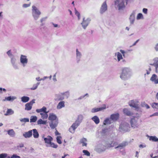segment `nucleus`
<instances>
[{"label":"nucleus","instance_id":"nucleus-64","mask_svg":"<svg viewBox=\"0 0 158 158\" xmlns=\"http://www.w3.org/2000/svg\"><path fill=\"white\" fill-rule=\"evenodd\" d=\"M155 49L156 51H158V44H157L155 46Z\"/></svg>","mask_w":158,"mask_h":158},{"label":"nucleus","instance_id":"nucleus-47","mask_svg":"<svg viewBox=\"0 0 158 158\" xmlns=\"http://www.w3.org/2000/svg\"><path fill=\"white\" fill-rule=\"evenodd\" d=\"M61 137L60 136H57L56 137L57 142L58 143L60 144L62 143V142L61 140Z\"/></svg>","mask_w":158,"mask_h":158},{"label":"nucleus","instance_id":"nucleus-62","mask_svg":"<svg viewBox=\"0 0 158 158\" xmlns=\"http://www.w3.org/2000/svg\"><path fill=\"white\" fill-rule=\"evenodd\" d=\"M56 73L53 76V80L55 82L57 81V80L56 78Z\"/></svg>","mask_w":158,"mask_h":158},{"label":"nucleus","instance_id":"nucleus-20","mask_svg":"<svg viewBox=\"0 0 158 158\" xmlns=\"http://www.w3.org/2000/svg\"><path fill=\"white\" fill-rule=\"evenodd\" d=\"M32 135V130H31L25 132L23 134V136L25 138H30L31 137Z\"/></svg>","mask_w":158,"mask_h":158},{"label":"nucleus","instance_id":"nucleus-42","mask_svg":"<svg viewBox=\"0 0 158 158\" xmlns=\"http://www.w3.org/2000/svg\"><path fill=\"white\" fill-rule=\"evenodd\" d=\"M46 121H44L41 119H39L37 121L38 124H44L45 125L46 124Z\"/></svg>","mask_w":158,"mask_h":158},{"label":"nucleus","instance_id":"nucleus-27","mask_svg":"<svg viewBox=\"0 0 158 158\" xmlns=\"http://www.w3.org/2000/svg\"><path fill=\"white\" fill-rule=\"evenodd\" d=\"M65 106V102L64 101H60L58 104L56 108L57 109H60Z\"/></svg>","mask_w":158,"mask_h":158},{"label":"nucleus","instance_id":"nucleus-25","mask_svg":"<svg viewBox=\"0 0 158 158\" xmlns=\"http://www.w3.org/2000/svg\"><path fill=\"white\" fill-rule=\"evenodd\" d=\"M106 108V107L105 106V107H102L100 108H93L91 110V112L93 113H95L98 111H102L105 109Z\"/></svg>","mask_w":158,"mask_h":158},{"label":"nucleus","instance_id":"nucleus-60","mask_svg":"<svg viewBox=\"0 0 158 158\" xmlns=\"http://www.w3.org/2000/svg\"><path fill=\"white\" fill-rule=\"evenodd\" d=\"M41 110L42 111V112H44V113L46 112V108L45 106H43L41 109Z\"/></svg>","mask_w":158,"mask_h":158},{"label":"nucleus","instance_id":"nucleus-30","mask_svg":"<svg viewBox=\"0 0 158 158\" xmlns=\"http://www.w3.org/2000/svg\"><path fill=\"white\" fill-rule=\"evenodd\" d=\"M149 140L152 142H158V138L156 136H149Z\"/></svg>","mask_w":158,"mask_h":158},{"label":"nucleus","instance_id":"nucleus-13","mask_svg":"<svg viewBox=\"0 0 158 158\" xmlns=\"http://www.w3.org/2000/svg\"><path fill=\"white\" fill-rule=\"evenodd\" d=\"M42 138L44 139V140L46 143V146L47 147L48 146V144H49L53 140L52 138L50 136H48L47 138H44V136H42Z\"/></svg>","mask_w":158,"mask_h":158},{"label":"nucleus","instance_id":"nucleus-3","mask_svg":"<svg viewBox=\"0 0 158 158\" xmlns=\"http://www.w3.org/2000/svg\"><path fill=\"white\" fill-rule=\"evenodd\" d=\"M140 117V115L138 114H136L135 115L130 118V122L132 128L135 129L139 127V125L138 122Z\"/></svg>","mask_w":158,"mask_h":158},{"label":"nucleus","instance_id":"nucleus-5","mask_svg":"<svg viewBox=\"0 0 158 158\" xmlns=\"http://www.w3.org/2000/svg\"><path fill=\"white\" fill-rule=\"evenodd\" d=\"M119 129L120 131L125 132L129 131L130 127L128 123L125 122L121 124L119 126Z\"/></svg>","mask_w":158,"mask_h":158},{"label":"nucleus","instance_id":"nucleus-26","mask_svg":"<svg viewBox=\"0 0 158 158\" xmlns=\"http://www.w3.org/2000/svg\"><path fill=\"white\" fill-rule=\"evenodd\" d=\"M16 99V97L15 96H10L9 97H6L4 99L2 100L3 101H9L12 102L15 99Z\"/></svg>","mask_w":158,"mask_h":158},{"label":"nucleus","instance_id":"nucleus-41","mask_svg":"<svg viewBox=\"0 0 158 158\" xmlns=\"http://www.w3.org/2000/svg\"><path fill=\"white\" fill-rule=\"evenodd\" d=\"M152 106L154 109L158 110V103L153 102L151 104Z\"/></svg>","mask_w":158,"mask_h":158},{"label":"nucleus","instance_id":"nucleus-48","mask_svg":"<svg viewBox=\"0 0 158 158\" xmlns=\"http://www.w3.org/2000/svg\"><path fill=\"white\" fill-rule=\"evenodd\" d=\"M75 14L78 17V20L80 19V14L79 12L75 9Z\"/></svg>","mask_w":158,"mask_h":158},{"label":"nucleus","instance_id":"nucleus-40","mask_svg":"<svg viewBox=\"0 0 158 158\" xmlns=\"http://www.w3.org/2000/svg\"><path fill=\"white\" fill-rule=\"evenodd\" d=\"M48 145V146L47 147H51L54 148H56L58 147V145L57 144H55L53 143L52 142L49 144Z\"/></svg>","mask_w":158,"mask_h":158},{"label":"nucleus","instance_id":"nucleus-52","mask_svg":"<svg viewBox=\"0 0 158 158\" xmlns=\"http://www.w3.org/2000/svg\"><path fill=\"white\" fill-rule=\"evenodd\" d=\"M154 61V64H157L158 65V58H156L153 60Z\"/></svg>","mask_w":158,"mask_h":158},{"label":"nucleus","instance_id":"nucleus-59","mask_svg":"<svg viewBox=\"0 0 158 158\" xmlns=\"http://www.w3.org/2000/svg\"><path fill=\"white\" fill-rule=\"evenodd\" d=\"M29 4H24L23 5V7L24 8H27L30 6Z\"/></svg>","mask_w":158,"mask_h":158},{"label":"nucleus","instance_id":"nucleus-39","mask_svg":"<svg viewBox=\"0 0 158 158\" xmlns=\"http://www.w3.org/2000/svg\"><path fill=\"white\" fill-rule=\"evenodd\" d=\"M144 19V17L143 15L141 13H138L136 17L137 20H139L140 19Z\"/></svg>","mask_w":158,"mask_h":158},{"label":"nucleus","instance_id":"nucleus-31","mask_svg":"<svg viewBox=\"0 0 158 158\" xmlns=\"http://www.w3.org/2000/svg\"><path fill=\"white\" fill-rule=\"evenodd\" d=\"M8 134L11 137H14L15 135V132L13 129H10L7 131Z\"/></svg>","mask_w":158,"mask_h":158},{"label":"nucleus","instance_id":"nucleus-58","mask_svg":"<svg viewBox=\"0 0 158 158\" xmlns=\"http://www.w3.org/2000/svg\"><path fill=\"white\" fill-rule=\"evenodd\" d=\"M11 158H20V156H17L16 154H13L11 157Z\"/></svg>","mask_w":158,"mask_h":158},{"label":"nucleus","instance_id":"nucleus-34","mask_svg":"<svg viewBox=\"0 0 158 158\" xmlns=\"http://www.w3.org/2000/svg\"><path fill=\"white\" fill-rule=\"evenodd\" d=\"M14 113V111L10 109H8L6 113L4 114L5 115L7 116L11 115Z\"/></svg>","mask_w":158,"mask_h":158},{"label":"nucleus","instance_id":"nucleus-45","mask_svg":"<svg viewBox=\"0 0 158 158\" xmlns=\"http://www.w3.org/2000/svg\"><path fill=\"white\" fill-rule=\"evenodd\" d=\"M117 59L118 61L123 59V57L122 54L119 52H118L117 53Z\"/></svg>","mask_w":158,"mask_h":158},{"label":"nucleus","instance_id":"nucleus-17","mask_svg":"<svg viewBox=\"0 0 158 158\" xmlns=\"http://www.w3.org/2000/svg\"><path fill=\"white\" fill-rule=\"evenodd\" d=\"M119 117V114L118 113L113 114L111 115L110 118L112 122H115L118 119Z\"/></svg>","mask_w":158,"mask_h":158},{"label":"nucleus","instance_id":"nucleus-8","mask_svg":"<svg viewBox=\"0 0 158 158\" xmlns=\"http://www.w3.org/2000/svg\"><path fill=\"white\" fill-rule=\"evenodd\" d=\"M20 62L23 67H25L28 62V59L25 56L21 55L20 57Z\"/></svg>","mask_w":158,"mask_h":158},{"label":"nucleus","instance_id":"nucleus-49","mask_svg":"<svg viewBox=\"0 0 158 158\" xmlns=\"http://www.w3.org/2000/svg\"><path fill=\"white\" fill-rule=\"evenodd\" d=\"M6 53L10 58L14 56L12 54L11 50H10L8 51Z\"/></svg>","mask_w":158,"mask_h":158},{"label":"nucleus","instance_id":"nucleus-55","mask_svg":"<svg viewBox=\"0 0 158 158\" xmlns=\"http://www.w3.org/2000/svg\"><path fill=\"white\" fill-rule=\"evenodd\" d=\"M47 18V17H45L41 18L40 20V23H43L44 22L46 21Z\"/></svg>","mask_w":158,"mask_h":158},{"label":"nucleus","instance_id":"nucleus-16","mask_svg":"<svg viewBox=\"0 0 158 158\" xmlns=\"http://www.w3.org/2000/svg\"><path fill=\"white\" fill-rule=\"evenodd\" d=\"M82 56L81 53L77 49L76 50V59L77 63H79Z\"/></svg>","mask_w":158,"mask_h":158},{"label":"nucleus","instance_id":"nucleus-38","mask_svg":"<svg viewBox=\"0 0 158 158\" xmlns=\"http://www.w3.org/2000/svg\"><path fill=\"white\" fill-rule=\"evenodd\" d=\"M37 118L36 116H31L30 119V122L31 123H35L37 121Z\"/></svg>","mask_w":158,"mask_h":158},{"label":"nucleus","instance_id":"nucleus-2","mask_svg":"<svg viewBox=\"0 0 158 158\" xmlns=\"http://www.w3.org/2000/svg\"><path fill=\"white\" fill-rule=\"evenodd\" d=\"M132 72L131 69L125 67L123 69L120 78L123 80L129 79L131 76Z\"/></svg>","mask_w":158,"mask_h":158},{"label":"nucleus","instance_id":"nucleus-51","mask_svg":"<svg viewBox=\"0 0 158 158\" xmlns=\"http://www.w3.org/2000/svg\"><path fill=\"white\" fill-rule=\"evenodd\" d=\"M83 152L85 154V155H86L88 156H89L90 155V153L86 150H83Z\"/></svg>","mask_w":158,"mask_h":158},{"label":"nucleus","instance_id":"nucleus-21","mask_svg":"<svg viewBox=\"0 0 158 158\" xmlns=\"http://www.w3.org/2000/svg\"><path fill=\"white\" fill-rule=\"evenodd\" d=\"M128 143L127 142H123L118 145L117 147H115V149L119 148L120 149H122L123 147L128 145Z\"/></svg>","mask_w":158,"mask_h":158},{"label":"nucleus","instance_id":"nucleus-28","mask_svg":"<svg viewBox=\"0 0 158 158\" xmlns=\"http://www.w3.org/2000/svg\"><path fill=\"white\" fill-rule=\"evenodd\" d=\"M112 120L110 118H106L103 121V124L105 125L110 124L113 123Z\"/></svg>","mask_w":158,"mask_h":158},{"label":"nucleus","instance_id":"nucleus-43","mask_svg":"<svg viewBox=\"0 0 158 158\" xmlns=\"http://www.w3.org/2000/svg\"><path fill=\"white\" fill-rule=\"evenodd\" d=\"M40 84V82H37L36 84L33 85V87L30 89L31 90H34L36 89L38 87V86Z\"/></svg>","mask_w":158,"mask_h":158},{"label":"nucleus","instance_id":"nucleus-12","mask_svg":"<svg viewBox=\"0 0 158 158\" xmlns=\"http://www.w3.org/2000/svg\"><path fill=\"white\" fill-rule=\"evenodd\" d=\"M107 10V6L106 1H105L102 5L100 10V13L101 14H103Z\"/></svg>","mask_w":158,"mask_h":158},{"label":"nucleus","instance_id":"nucleus-61","mask_svg":"<svg viewBox=\"0 0 158 158\" xmlns=\"http://www.w3.org/2000/svg\"><path fill=\"white\" fill-rule=\"evenodd\" d=\"M35 100L34 99H33L30 102H28V103L32 106L33 104H34L35 103Z\"/></svg>","mask_w":158,"mask_h":158},{"label":"nucleus","instance_id":"nucleus-54","mask_svg":"<svg viewBox=\"0 0 158 158\" xmlns=\"http://www.w3.org/2000/svg\"><path fill=\"white\" fill-rule=\"evenodd\" d=\"M2 91H3L4 92H6V90L5 88H2L0 87V94H2Z\"/></svg>","mask_w":158,"mask_h":158},{"label":"nucleus","instance_id":"nucleus-23","mask_svg":"<svg viewBox=\"0 0 158 158\" xmlns=\"http://www.w3.org/2000/svg\"><path fill=\"white\" fill-rule=\"evenodd\" d=\"M123 111L125 114L128 116H132L133 114L132 112L127 108L124 109Z\"/></svg>","mask_w":158,"mask_h":158},{"label":"nucleus","instance_id":"nucleus-24","mask_svg":"<svg viewBox=\"0 0 158 158\" xmlns=\"http://www.w3.org/2000/svg\"><path fill=\"white\" fill-rule=\"evenodd\" d=\"M118 145V143L117 142L112 141L111 143L107 144L106 146V148H109L111 147L115 146Z\"/></svg>","mask_w":158,"mask_h":158},{"label":"nucleus","instance_id":"nucleus-29","mask_svg":"<svg viewBox=\"0 0 158 158\" xmlns=\"http://www.w3.org/2000/svg\"><path fill=\"white\" fill-rule=\"evenodd\" d=\"M91 119L93 120L96 124H98L100 122L99 119L97 116H94L92 117Z\"/></svg>","mask_w":158,"mask_h":158},{"label":"nucleus","instance_id":"nucleus-9","mask_svg":"<svg viewBox=\"0 0 158 158\" xmlns=\"http://www.w3.org/2000/svg\"><path fill=\"white\" fill-rule=\"evenodd\" d=\"M136 11V10H133L130 15L129 20L131 24H133L134 23L135 20V15Z\"/></svg>","mask_w":158,"mask_h":158},{"label":"nucleus","instance_id":"nucleus-14","mask_svg":"<svg viewBox=\"0 0 158 158\" xmlns=\"http://www.w3.org/2000/svg\"><path fill=\"white\" fill-rule=\"evenodd\" d=\"M11 62L14 68L15 69H19L17 64L16 63V59L14 56L10 58Z\"/></svg>","mask_w":158,"mask_h":158},{"label":"nucleus","instance_id":"nucleus-57","mask_svg":"<svg viewBox=\"0 0 158 158\" xmlns=\"http://www.w3.org/2000/svg\"><path fill=\"white\" fill-rule=\"evenodd\" d=\"M108 131V129H103L102 131V133L103 135L106 134V133Z\"/></svg>","mask_w":158,"mask_h":158},{"label":"nucleus","instance_id":"nucleus-53","mask_svg":"<svg viewBox=\"0 0 158 158\" xmlns=\"http://www.w3.org/2000/svg\"><path fill=\"white\" fill-rule=\"evenodd\" d=\"M47 113V112L44 113V114H43V116L42 117L43 119H46L48 118V115Z\"/></svg>","mask_w":158,"mask_h":158},{"label":"nucleus","instance_id":"nucleus-6","mask_svg":"<svg viewBox=\"0 0 158 158\" xmlns=\"http://www.w3.org/2000/svg\"><path fill=\"white\" fill-rule=\"evenodd\" d=\"M106 149V146H103L101 144H99L95 147L94 150L98 153H100L105 151Z\"/></svg>","mask_w":158,"mask_h":158},{"label":"nucleus","instance_id":"nucleus-19","mask_svg":"<svg viewBox=\"0 0 158 158\" xmlns=\"http://www.w3.org/2000/svg\"><path fill=\"white\" fill-rule=\"evenodd\" d=\"M64 98L62 93L56 94L55 95V100L56 101H61L64 99Z\"/></svg>","mask_w":158,"mask_h":158},{"label":"nucleus","instance_id":"nucleus-11","mask_svg":"<svg viewBox=\"0 0 158 158\" xmlns=\"http://www.w3.org/2000/svg\"><path fill=\"white\" fill-rule=\"evenodd\" d=\"M80 124L75 121L69 129V131L72 133H74L75 129L80 125Z\"/></svg>","mask_w":158,"mask_h":158},{"label":"nucleus","instance_id":"nucleus-10","mask_svg":"<svg viewBox=\"0 0 158 158\" xmlns=\"http://www.w3.org/2000/svg\"><path fill=\"white\" fill-rule=\"evenodd\" d=\"M138 101L136 100H133L129 102V104L130 106L135 108L136 109L139 108Z\"/></svg>","mask_w":158,"mask_h":158},{"label":"nucleus","instance_id":"nucleus-44","mask_svg":"<svg viewBox=\"0 0 158 158\" xmlns=\"http://www.w3.org/2000/svg\"><path fill=\"white\" fill-rule=\"evenodd\" d=\"M62 94H63V96H64V98L65 97L67 98H68L69 96V91H67L63 93H62Z\"/></svg>","mask_w":158,"mask_h":158},{"label":"nucleus","instance_id":"nucleus-18","mask_svg":"<svg viewBox=\"0 0 158 158\" xmlns=\"http://www.w3.org/2000/svg\"><path fill=\"white\" fill-rule=\"evenodd\" d=\"M150 81L155 84H158V77L156 74H153L150 79Z\"/></svg>","mask_w":158,"mask_h":158},{"label":"nucleus","instance_id":"nucleus-1","mask_svg":"<svg viewBox=\"0 0 158 158\" xmlns=\"http://www.w3.org/2000/svg\"><path fill=\"white\" fill-rule=\"evenodd\" d=\"M132 1L133 0H114L115 8L119 11L123 10L128 3Z\"/></svg>","mask_w":158,"mask_h":158},{"label":"nucleus","instance_id":"nucleus-4","mask_svg":"<svg viewBox=\"0 0 158 158\" xmlns=\"http://www.w3.org/2000/svg\"><path fill=\"white\" fill-rule=\"evenodd\" d=\"M41 14V11L36 6L33 5L32 6V15L35 21L37 20Z\"/></svg>","mask_w":158,"mask_h":158},{"label":"nucleus","instance_id":"nucleus-50","mask_svg":"<svg viewBox=\"0 0 158 158\" xmlns=\"http://www.w3.org/2000/svg\"><path fill=\"white\" fill-rule=\"evenodd\" d=\"M7 154L6 153H2L0 154V158H6L7 157Z\"/></svg>","mask_w":158,"mask_h":158},{"label":"nucleus","instance_id":"nucleus-37","mask_svg":"<svg viewBox=\"0 0 158 158\" xmlns=\"http://www.w3.org/2000/svg\"><path fill=\"white\" fill-rule=\"evenodd\" d=\"M22 101L23 102H26L29 100V98L27 96H23L21 98Z\"/></svg>","mask_w":158,"mask_h":158},{"label":"nucleus","instance_id":"nucleus-36","mask_svg":"<svg viewBox=\"0 0 158 158\" xmlns=\"http://www.w3.org/2000/svg\"><path fill=\"white\" fill-rule=\"evenodd\" d=\"M32 107V106L29 103H27L25 105V110H30Z\"/></svg>","mask_w":158,"mask_h":158},{"label":"nucleus","instance_id":"nucleus-56","mask_svg":"<svg viewBox=\"0 0 158 158\" xmlns=\"http://www.w3.org/2000/svg\"><path fill=\"white\" fill-rule=\"evenodd\" d=\"M148 9L145 8H143L142 10L143 12L145 14H148Z\"/></svg>","mask_w":158,"mask_h":158},{"label":"nucleus","instance_id":"nucleus-7","mask_svg":"<svg viewBox=\"0 0 158 158\" xmlns=\"http://www.w3.org/2000/svg\"><path fill=\"white\" fill-rule=\"evenodd\" d=\"M91 20V19L90 18H87L86 19H85V18H83L82 22L81 23V24L84 29H86V27L89 23Z\"/></svg>","mask_w":158,"mask_h":158},{"label":"nucleus","instance_id":"nucleus-32","mask_svg":"<svg viewBox=\"0 0 158 158\" xmlns=\"http://www.w3.org/2000/svg\"><path fill=\"white\" fill-rule=\"evenodd\" d=\"M33 131V137L35 138H37L39 137V134L37 130L35 129H34L32 130Z\"/></svg>","mask_w":158,"mask_h":158},{"label":"nucleus","instance_id":"nucleus-35","mask_svg":"<svg viewBox=\"0 0 158 158\" xmlns=\"http://www.w3.org/2000/svg\"><path fill=\"white\" fill-rule=\"evenodd\" d=\"M86 139L85 138H83L80 140V143L82 144V146H86L87 145V143H86Z\"/></svg>","mask_w":158,"mask_h":158},{"label":"nucleus","instance_id":"nucleus-46","mask_svg":"<svg viewBox=\"0 0 158 158\" xmlns=\"http://www.w3.org/2000/svg\"><path fill=\"white\" fill-rule=\"evenodd\" d=\"M20 121L22 122L26 123L29 122V119L27 118H24L20 119Z\"/></svg>","mask_w":158,"mask_h":158},{"label":"nucleus","instance_id":"nucleus-33","mask_svg":"<svg viewBox=\"0 0 158 158\" xmlns=\"http://www.w3.org/2000/svg\"><path fill=\"white\" fill-rule=\"evenodd\" d=\"M83 119V116L81 114H80L78 115V117L77 118V119L76 120V121L80 124L82 122Z\"/></svg>","mask_w":158,"mask_h":158},{"label":"nucleus","instance_id":"nucleus-15","mask_svg":"<svg viewBox=\"0 0 158 158\" xmlns=\"http://www.w3.org/2000/svg\"><path fill=\"white\" fill-rule=\"evenodd\" d=\"M58 123V120H53L49 122V126L52 129H54L57 126Z\"/></svg>","mask_w":158,"mask_h":158},{"label":"nucleus","instance_id":"nucleus-63","mask_svg":"<svg viewBox=\"0 0 158 158\" xmlns=\"http://www.w3.org/2000/svg\"><path fill=\"white\" fill-rule=\"evenodd\" d=\"M154 116H158V112L155 113L150 116V117Z\"/></svg>","mask_w":158,"mask_h":158},{"label":"nucleus","instance_id":"nucleus-22","mask_svg":"<svg viewBox=\"0 0 158 158\" xmlns=\"http://www.w3.org/2000/svg\"><path fill=\"white\" fill-rule=\"evenodd\" d=\"M48 119L50 121L58 120V119L57 118L56 115L53 113L50 114L48 117Z\"/></svg>","mask_w":158,"mask_h":158}]
</instances>
